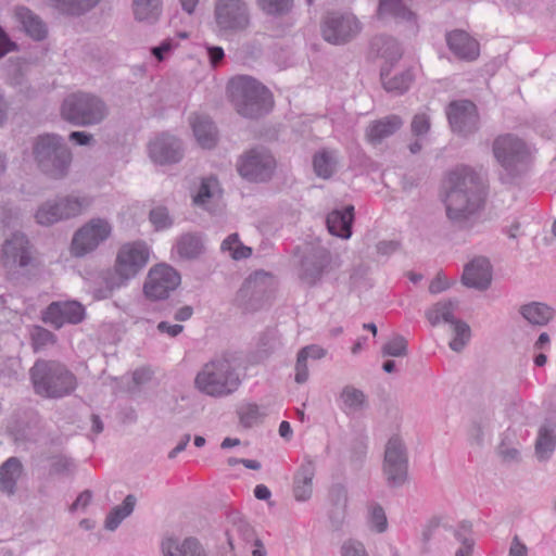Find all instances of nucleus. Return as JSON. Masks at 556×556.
<instances>
[{
	"mask_svg": "<svg viewBox=\"0 0 556 556\" xmlns=\"http://www.w3.org/2000/svg\"><path fill=\"white\" fill-rule=\"evenodd\" d=\"M444 190L448 219L464 227L482 205L484 185L481 177L468 166H457L447 174Z\"/></svg>",
	"mask_w": 556,
	"mask_h": 556,
	"instance_id": "f257e3e1",
	"label": "nucleus"
},
{
	"mask_svg": "<svg viewBox=\"0 0 556 556\" xmlns=\"http://www.w3.org/2000/svg\"><path fill=\"white\" fill-rule=\"evenodd\" d=\"M242 383L240 364L233 354H222L205 363L197 372L194 387L202 394L224 399L238 391Z\"/></svg>",
	"mask_w": 556,
	"mask_h": 556,
	"instance_id": "f03ea898",
	"label": "nucleus"
},
{
	"mask_svg": "<svg viewBox=\"0 0 556 556\" xmlns=\"http://www.w3.org/2000/svg\"><path fill=\"white\" fill-rule=\"evenodd\" d=\"M29 374L36 394L42 397L61 399L72 394L77 387L75 375L56 361L39 359Z\"/></svg>",
	"mask_w": 556,
	"mask_h": 556,
	"instance_id": "7ed1b4c3",
	"label": "nucleus"
},
{
	"mask_svg": "<svg viewBox=\"0 0 556 556\" xmlns=\"http://www.w3.org/2000/svg\"><path fill=\"white\" fill-rule=\"evenodd\" d=\"M228 93L238 114L247 118H257L270 109L268 89L250 76H237L228 84Z\"/></svg>",
	"mask_w": 556,
	"mask_h": 556,
	"instance_id": "20e7f679",
	"label": "nucleus"
},
{
	"mask_svg": "<svg viewBox=\"0 0 556 556\" xmlns=\"http://www.w3.org/2000/svg\"><path fill=\"white\" fill-rule=\"evenodd\" d=\"M33 153L41 172L50 178L62 179L68 174L72 153L61 136H39L34 143Z\"/></svg>",
	"mask_w": 556,
	"mask_h": 556,
	"instance_id": "39448f33",
	"label": "nucleus"
},
{
	"mask_svg": "<svg viewBox=\"0 0 556 556\" xmlns=\"http://www.w3.org/2000/svg\"><path fill=\"white\" fill-rule=\"evenodd\" d=\"M61 115L72 125L88 127L102 123L109 115V108L93 93L77 92L64 99Z\"/></svg>",
	"mask_w": 556,
	"mask_h": 556,
	"instance_id": "423d86ee",
	"label": "nucleus"
},
{
	"mask_svg": "<svg viewBox=\"0 0 556 556\" xmlns=\"http://www.w3.org/2000/svg\"><path fill=\"white\" fill-rule=\"evenodd\" d=\"M492 151L496 162L510 176L522 172L530 160L528 144L511 134L496 137L492 144Z\"/></svg>",
	"mask_w": 556,
	"mask_h": 556,
	"instance_id": "0eeeda50",
	"label": "nucleus"
},
{
	"mask_svg": "<svg viewBox=\"0 0 556 556\" xmlns=\"http://www.w3.org/2000/svg\"><path fill=\"white\" fill-rule=\"evenodd\" d=\"M214 22L216 31L224 37L245 31L251 24L248 3L244 0H216Z\"/></svg>",
	"mask_w": 556,
	"mask_h": 556,
	"instance_id": "6e6552de",
	"label": "nucleus"
},
{
	"mask_svg": "<svg viewBox=\"0 0 556 556\" xmlns=\"http://www.w3.org/2000/svg\"><path fill=\"white\" fill-rule=\"evenodd\" d=\"M113 232V225L106 218L93 217L80 226L71 242V253L84 257L96 251Z\"/></svg>",
	"mask_w": 556,
	"mask_h": 556,
	"instance_id": "1a4fd4ad",
	"label": "nucleus"
},
{
	"mask_svg": "<svg viewBox=\"0 0 556 556\" xmlns=\"http://www.w3.org/2000/svg\"><path fill=\"white\" fill-rule=\"evenodd\" d=\"M276 168V160L264 148H254L244 152L237 161L239 175L253 182H264L271 178Z\"/></svg>",
	"mask_w": 556,
	"mask_h": 556,
	"instance_id": "9d476101",
	"label": "nucleus"
},
{
	"mask_svg": "<svg viewBox=\"0 0 556 556\" xmlns=\"http://www.w3.org/2000/svg\"><path fill=\"white\" fill-rule=\"evenodd\" d=\"M383 475L390 486L404 484L408 473L407 450L400 437L389 439L382 466Z\"/></svg>",
	"mask_w": 556,
	"mask_h": 556,
	"instance_id": "9b49d317",
	"label": "nucleus"
},
{
	"mask_svg": "<svg viewBox=\"0 0 556 556\" xmlns=\"http://www.w3.org/2000/svg\"><path fill=\"white\" fill-rule=\"evenodd\" d=\"M274 279L265 271L250 275L237 294V301L248 311L257 309L273 290Z\"/></svg>",
	"mask_w": 556,
	"mask_h": 556,
	"instance_id": "f8f14e48",
	"label": "nucleus"
},
{
	"mask_svg": "<svg viewBox=\"0 0 556 556\" xmlns=\"http://www.w3.org/2000/svg\"><path fill=\"white\" fill-rule=\"evenodd\" d=\"M150 251L142 241L123 244L116 255L115 268L126 281L135 278L148 264Z\"/></svg>",
	"mask_w": 556,
	"mask_h": 556,
	"instance_id": "ddd939ff",
	"label": "nucleus"
},
{
	"mask_svg": "<svg viewBox=\"0 0 556 556\" xmlns=\"http://www.w3.org/2000/svg\"><path fill=\"white\" fill-rule=\"evenodd\" d=\"M361 29V23L352 14L331 13L325 17L321 26L324 39L332 45L349 42Z\"/></svg>",
	"mask_w": 556,
	"mask_h": 556,
	"instance_id": "4468645a",
	"label": "nucleus"
},
{
	"mask_svg": "<svg viewBox=\"0 0 556 556\" xmlns=\"http://www.w3.org/2000/svg\"><path fill=\"white\" fill-rule=\"evenodd\" d=\"M180 283V275L169 265L161 264L150 269L143 292L151 300L166 299Z\"/></svg>",
	"mask_w": 556,
	"mask_h": 556,
	"instance_id": "2eb2a0df",
	"label": "nucleus"
},
{
	"mask_svg": "<svg viewBox=\"0 0 556 556\" xmlns=\"http://www.w3.org/2000/svg\"><path fill=\"white\" fill-rule=\"evenodd\" d=\"M446 115L452 130L460 136H469L477 131L479 127L477 108L469 100L451 102Z\"/></svg>",
	"mask_w": 556,
	"mask_h": 556,
	"instance_id": "dca6fc26",
	"label": "nucleus"
},
{
	"mask_svg": "<svg viewBox=\"0 0 556 556\" xmlns=\"http://www.w3.org/2000/svg\"><path fill=\"white\" fill-rule=\"evenodd\" d=\"M331 261L330 253L321 247L312 248L302 258L300 279L308 286L316 285Z\"/></svg>",
	"mask_w": 556,
	"mask_h": 556,
	"instance_id": "f3484780",
	"label": "nucleus"
},
{
	"mask_svg": "<svg viewBox=\"0 0 556 556\" xmlns=\"http://www.w3.org/2000/svg\"><path fill=\"white\" fill-rule=\"evenodd\" d=\"M85 317V307L76 301L53 302L43 316V320L55 328H61L65 324H78Z\"/></svg>",
	"mask_w": 556,
	"mask_h": 556,
	"instance_id": "a211bd4d",
	"label": "nucleus"
},
{
	"mask_svg": "<svg viewBox=\"0 0 556 556\" xmlns=\"http://www.w3.org/2000/svg\"><path fill=\"white\" fill-rule=\"evenodd\" d=\"M149 152L151 159L159 164L177 163L184 155L180 140L169 134L155 137L150 142Z\"/></svg>",
	"mask_w": 556,
	"mask_h": 556,
	"instance_id": "6ab92c4d",
	"label": "nucleus"
},
{
	"mask_svg": "<svg viewBox=\"0 0 556 556\" xmlns=\"http://www.w3.org/2000/svg\"><path fill=\"white\" fill-rule=\"evenodd\" d=\"M445 41L450 51L459 60L471 62L480 54L479 42L465 30L447 31Z\"/></svg>",
	"mask_w": 556,
	"mask_h": 556,
	"instance_id": "aec40b11",
	"label": "nucleus"
},
{
	"mask_svg": "<svg viewBox=\"0 0 556 556\" xmlns=\"http://www.w3.org/2000/svg\"><path fill=\"white\" fill-rule=\"evenodd\" d=\"M463 283L480 291L486 290L492 282V266L484 257H477L468 263L463 271Z\"/></svg>",
	"mask_w": 556,
	"mask_h": 556,
	"instance_id": "412c9836",
	"label": "nucleus"
},
{
	"mask_svg": "<svg viewBox=\"0 0 556 556\" xmlns=\"http://www.w3.org/2000/svg\"><path fill=\"white\" fill-rule=\"evenodd\" d=\"M2 261L7 267H24L30 261L28 240L25 235L15 232L7 239L2 249Z\"/></svg>",
	"mask_w": 556,
	"mask_h": 556,
	"instance_id": "4be33fe9",
	"label": "nucleus"
},
{
	"mask_svg": "<svg viewBox=\"0 0 556 556\" xmlns=\"http://www.w3.org/2000/svg\"><path fill=\"white\" fill-rule=\"evenodd\" d=\"M161 552L163 556H208L203 544L193 536L182 540L176 536H166L161 542Z\"/></svg>",
	"mask_w": 556,
	"mask_h": 556,
	"instance_id": "5701e85b",
	"label": "nucleus"
},
{
	"mask_svg": "<svg viewBox=\"0 0 556 556\" xmlns=\"http://www.w3.org/2000/svg\"><path fill=\"white\" fill-rule=\"evenodd\" d=\"M59 215L62 220L77 217L88 211L93 203L91 195L80 192L53 199Z\"/></svg>",
	"mask_w": 556,
	"mask_h": 556,
	"instance_id": "b1692460",
	"label": "nucleus"
},
{
	"mask_svg": "<svg viewBox=\"0 0 556 556\" xmlns=\"http://www.w3.org/2000/svg\"><path fill=\"white\" fill-rule=\"evenodd\" d=\"M220 199L222 190L218 180L215 177H207L202 179L193 202L195 205L214 213L219 207Z\"/></svg>",
	"mask_w": 556,
	"mask_h": 556,
	"instance_id": "393cba45",
	"label": "nucleus"
},
{
	"mask_svg": "<svg viewBox=\"0 0 556 556\" xmlns=\"http://www.w3.org/2000/svg\"><path fill=\"white\" fill-rule=\"evenodd\" d=\"M127 281L114 269H106L98 274L92 285L93 298L97 300H104L110 298L113 292L123 286Z\"/></svg>",
	"mask_w": 556,
	"mask_h": 556,
	"instance_id": "a878e982",
	"label": "nucleus"
},
{
	"mask_svg": "<svg viewBox=\"0 0 556 556\" xmlns=\"http://www.w3.org/2000/svg\"><path fill=\"white\" fill-rule=\"evenodd\" d=\"M314 476L315 464L312 459H306L293 479V495L298 502H306L312 497Z\"/></svg>",
	"mask_w": 556,
	"mask_h": 556,
	"instance_id": "bb28decb",
	"label": "nucleus"
},
{
	"mask_svg": "<svg viewBox=\"0 0 556 556\" xmlns=\"http://www.w3.org/2000/svg\"><path fill=\"white\" fill-rule=\"evenodd\" d=\"M556 448V426L551 421L542 424L538 430L534 453L539 462H547Z\"/></svg>",
	"mask_w": 556,
	"mask_h": 556,
	"instance_id": "cd10ccee",
	"label": "nucleus"
},
{
	"mask_svg": "<svg viewBox=\"0 0 556 556\" xmlns=\"http://www.w3.org/2000/svg\"><path fill=\"white\" fill-rule=\"evenodd\" d=\"M403 126V121L397 115H389L372 122L366 129V137L372 144L381 143Z\"/></svg>",
	"mask_w": 556,
	"mask_h": 556,
	"instance_id": "c85d7f7f",
	"label": "nucleus"
},
{
	"mask_svg": "<svg viewBox=\"0 0 556 556\" xmlns=\"http://www.w3.org/2000/svg\"><path fill=\"white\" fill-rule=\"evenodd\" d=\"M23 464L17 457L8 458L0 466V491L12 496L17 491V481L23 475Z\"/></svg>",
	"mask_w": 556,
	"mask_h": 556,
	"instance_id": "c756f323",
	"label": "nucleus"
},
{
	"mask_svg": "<svg viewBox=\"0 0 556 556\" xmlns=\"http://www.w3.org/2000/svg\"><path fill=\"white\" fill-rule=\"evenodd\" d=\"M354 217V206L349 205L344 210H336L328 214L326 224L329 232L342 239H349L352 235L351 226Z\"/></svg>",
	"mask_w": 556,
	"mask_h": 556,
	"instance_id": "7c9ffc66",
	"label": "nucleus"
},
{
	"mask_svg": "<svg viewBox=\"0 0 556 556\" xmlns=\"http://www.w3.org/2000/svg\"><path fill=\"white\" fill-rule=\"evenodd\" d=\"M329 518L333 525L340 526L346 515L349 504V493L345 485L341 483L333 484L329 490Z\"/></svg>",
	"mask_w": 556,
	"mask_h": 556,
	"instance_id": "2f4dec72",
	"label": "nucleus"
},
{
	"mask_svg": "<svg viewBox=\"0 0 556 556\" xmlns=\"http://www.w3.org/2000/svg\"><path fill=\"white\" fill-rule=\"evenodd\" d=\"M190 125L197 141L202 148L211 149L216 144L217 131L210 117L193 115L190 117Z\"/></svg>",
	"mask_w": 556,
	"mask_h": 556,
	"instance_id": "473e14b6",
	"label": "nucleus"
},
{
	"mask_svg": "<svg viewBox=\"0 0 556 556\" xmlns=\"http://www.w3.org/2000/svg\"><path fill=\"white\" fill-rule=\"evenodd\" d=\"M368 406L365 393L353 387L345 386L339 395V407L348 416L357 414Z\"/></svg>",
	"mask_w": 556,
	"mask_h": 556,
	"instance_id": "72a5a7b5",
	"label": "nucleus"
},
{
	"mask_svg": "<svg viewBox=\"0 0 556 556\" xmlns=\"http://www.w3.org/2000/svg\"><path fill=\"white\" fill-rule=\"evenodd\" d=\"M371 50L386 61L383 66H392L402 58V48L400 43L392 37L376 36L371 40Z\"/></svg>",
	"mask_w": 556,
	"mask_h": 556,
	"instance_id": "f704fd0d",
	"label": "nucleus"
},
{
	"mask_svg": "<svg viewBox=\"0 0 556 556\" xmlns=\"http://www.w3.org/2000/svg\"><path fill=\"white\" fill-rule=\"evenodd\" d=\"M16 21L24 31L35 40H42L47 36V26L42 20L27 8H17L15 11Z\"/></svg>",
	"mask_w": 556,
	"mask_h": 556,
	"instance_id": "c9c22d12",
	"label": "nucleus"
},
{
	"mask_svg": "<svg viewBox=\"0 0 556 556\" xmlns=\"http://www.w3.org/2000/svg\"><path fill=\"white\" fill-rule=\"evenodd\" d=\"M205 247L201 236L184 233L177 238L174 251L181 260H194L204 253Z\"/></svg>",
	"mask_w": 556,
	"mask_h": 556,
	"instance_id": "e433bc0d",
	"label": "nucleus"
},
{
	"mask_svg": "<svg viewBox=\"0 0 556 556\" xmlns=\"http://www.w3.org/2000/svg\"><path fill=\"white\" fill-rule=\"evenodd\" d=\"M339 152L332 149H321L313 156V168L316 176L329 179L337 170Z\"/></svg>",
	"mask_w": 556,
	"mask_h": 556,
	"instance_id": "4c0bfd02",
	"label": "nucleus"
},
{
	"mask_svg": "<svg viewBox=\"0 0 556 556\" xmlns=\"http://www.w3.org/2000/svg\"><path fill=\"white\" fill-rule=\"evenodd\" d=\"M391 66H382L381 68V81L384 90L393 94H402L406 92L414 79L413 74L409 70H405L393 76L390 75Z\"/></svg>",
	"mask_w": 556,
	"mask_h": 556,
	"instance_id": "58836bf2",
	"label": "nucleus"
},
{
	"mask_svg": "<svg viewBox=\"0 0 556 556\" xmlns=\"http://www.w3.org/2000/svg\"><path fill=\"white\" fill-rule=\"evenodd\" d=\"M520 315L533 326H545L554 316V309L541 302H530L519 308Z\"/></svg>",
	"mask_w": 556,
	"mask_h": 556,
	"instance_id": "ea45409f",
	"label": "nucleus"
},
{
	"mask_svg": "<svg viewBox=\"0 0 556 556\" xmlns=\"http://www.w3.org/2000/svg\"><path fill=\"white\" fill-rule=\"evenodd\" d=\"M458 307L457 300H444L435 303L426 312V318L431 324V326H437L440 323L444 321L447 324H452L456 318L454 317V313Z\"/></svg>",
	"mask_w": 556,
	"mask_h": 556,
	"instance_id": "a19ab883",
	"label": "nucleus"
},
{
	"mask_svg": "<svg viewBox=\"0 0 556 556\" xmlns=\"http://www.w3.org/2000/svg\"><path fill=\"white\" fill-rule=\"evenodd\" d=\"M132 12L136 21L153 24L162 13V0H132Z\"/></svg>",
	"mask_w": 556,
	"mask_h": 556,
	"instance_id": "79ce46f5",
	"label": "nucleus"
},
{
	"mask_svg": "<svg viewBox=\"0 0 556 556\" xmlns=\"http://www.w3.org/2000/svg\"><path fill=\"white\" fill-rule=\"evenodd\" d=\"M136 497L132 494H128L121 505L115 506L106 515L104 520V528L109 531H114L118 526L130 516L135 509Z\"/></svg>",
	"mask_w": 556,
	"mask_h": 556,
	"instance_id": "37998d69",
	"label": "nucleus"
},
{
	"mask_svg": "<svg viewBox=\"0 0 556 556\" xmlns=\"http://www.w3.org/2000/svg\"><path fill=\"white\" fill-rule=\"evenodd\" d=\"M377 15L381 20L392 17L397 21H410L414 17V13L403 4L402 0H380Z\"/></svg>",
	"mask_w": 556,
	"mask_h": 556,
	"instance_id": "c03bdc74",
	"label": "nucleus"
},
{
	"mask_svg": "<svg viewBox=\"0 0 556 556\" xmlns=\"http://www.w3.org/2000/svg\"><path fill=\"white\" fill-rule=\"evenodd\" d=\"M220 251L228 253L235 261L245 260L252 255V249L241 242L238 233L226 237L220 244Z\"/></svg>",
	"mask_w": 556,
	"mask_h": 556,
	"instance_id": "a18cd8bd",
	"label": "nucleus"
},
{
	"mask_svg": "<svg viewBox=\"0 0 556 556\" xmlns=\"http://www.w3.org/2000/svg\"><path fill=\"white\" fill-rule=\"evenodd\" d=\"M453 338L448 345L454 352H462L469 343L471 338V330L467 323L456 319L452 324Z\"/></svg>",
	"mask_w": 556,
	"mask_h": 556,
	"instance_id": "49530a36",
	"label": "nucleus"
},
{
	"mask_svg": "<svg viewBox=\"0 0 556 556\" xmlns=\"http://www.w3.org/2000/svg\"><path fill=\"white\" fill-rule=\"evenodd\" d=\"M55 8L70 15H80L92 9L100 0H52Z\"/></svg>",
	"mask_w": 556,
	"mask_h": 556,
	"instance_id": "de8ad7c7",
	"label": "nucleus"
},
{
	"mask_svg": "<svg viewBox=\"0 0 556 556\" xmlns=\"http://www.w3.org/2000/svg\"><path fill=\"white\" fill-rule=\"evenodd\" d=\"M368 523L371 530L382 533L388 528V520L384 509L377 503H370L368 505Z\"/></svg>",
	"mask_w": 556,
	"mask_h": 556,
	"instance_id": "09e8293b",
	"label": "nucleus"
},
{
	"mask_svg": "<svg viewBox=\"0 0 556 556\" xmlns=\"http://www.w3.org/2000/svg\"><path fill=\"white\" fill-rule=\"evenodd\" d=\"M61 215L56 211V206L53 200H48L42 203L36 212V220L42 226H51L58 222H61Z\"/></svg>",
	"mask_w": 556,
	"mask_h": 556,
	"instance_id": "8fccbe9b",
	"label": "nucleus"
},
{
	"mask_svg": "<svg viewBox=\"0 0 556 556\" xmlns=\"http://www.w3.org/2000/svg\"><path fill=\"white\" fill-rule=\"evenodd\" d=\"M261 9L274 16L288 13L292 7V0H258Z\"/></svg>",
	"mask_w": 556,
	"mask_h": 556,
	"instance_id": "3c124183",
	"label": "nucleus"
},
{
	"mask_svg": "<svg viewBox=\"0 0 556 556\" xmlns=\"http://www.w3.org/2000/svg\"><path fill=\"white\" fill-rule=\"evenodd\" d=\"M407 353V342L402 336H395L388 341L382 348L384 356L400 357Z\"/></svg>",
	"mask_w": 556,
	"mask_h": 556,
	"instance_id": "603ef678",
	"label": "nucleus"
},
{
	"mask_svg": "<svg viewBox=\"0 0 556 556\" xmlns=\"http://www.w3.org/2000/svg\"><path fill=\"white\" fill-rule=\"evenodd\" d=\"M341 556H369L365 545L357 540H345L340 547Z\"/></svg>",
	"mask_w": 556,
	"mask_h": 556,
	"instance_id": "864d4df0",
	"label": "nucleus"
},
{
	"mask_svg": "<svg viewBox=\"0 0 556 556\" xmlns=\"http://www.w3.org/2000/svg\"><path fill=\"white\" fill-rule=\"evenodd\" d=\"M261 417L262 413L256 404H248L240 410V420L245 427L253 426Z\"/></svg>",
	"mask_w": 556,
	"mask_h": 556,
	"instance_id": "5fc2aeb1",
	"label": "nucleus"
},
{
	"mask_svg": "<svg viewBox=\"0 0 556 556\" xmlns=\"http://www.w3.org/2000/svg\"><path fill=\"white\" fill-rule=\"evenodd\" d=\"M150 222L157 230L165 229L172 225V219L165 207L159 206L150 212Z\"/></svg>",
	"mask_w": 556,
	"mask_h": 556,
	"instance_id": "6e6d98bb",
	"label": "nucleus"
},
{
	"mask_svg": "<svg viewBox=\"0 0 556 556\" xmlns=\"http://www.w3.org/2000/svg\"><path fill=\"white\" fill-rule=\"evenodd\" d=\"M454 536L459 543V546L475 547V540L471 535V523L468 521L462 522L454 532Z\"/></svg>",
	"mask_w": 556,
	"mask_h": 556,
	"instance_id": "4d7b16f0",
	"label": "nucleus"
},
{
	"mask_svg": "<svg viewBox=\"0 0 556 556\" xmlns=\"http://www.w3.org/2000/svg\"><path fill=\"white\" fill-rule=\"evenodd\" d=\"M33 341L34 346L36 349H40L46 345L53 344L55 342V336L42 327H37L33 332Z\"/></svg>",
	"mask_w": 556,
	"mask_h": 556,
	"instance_id": "13d9d810",
	"label": "nucleus"
},
{
	"mask_svg": "<svg viewBox=\"0 0 556 556\" xmlns=\"http://www.w3.org/2000/svg\"><path fill=\"white\" fill-rule=\"evenodd\" d=\"M412 132L415 136H424L430 129V117L426 113H418L414 116L412 121Z\"/></svg>",
	"mask_w": 556,
	"mask_h": 556,
	"instance_id": "bf43d9fd",
	"label": "nucleus"
},
{
	"mask_svg": "<svg viewBox=\"0 0 556 556\" xmlns=\"http://www.w3.org/2000/svg\"><path fill=\"white\" fill-rule=\"evenodd\" d=\"M75 466L71 458L58 456L52 459L50 472L55 475L71 473Z\"/></svg>",
	"mask_w": 556,
	"mask_h": 556,
	"instance_id": "052dcab7",
	"label": "nucleus"
},
{
	"mask_svg": "<svg viewBox=\"0 0 556 556\" xmlns=\"http://www.w3.org/2000/svg\"><path fill=\"white\" fill-rule=\"evenodd\" d=\"M178 42L175 38H167L163 40L159 46L153 47L151 49L152 54L155 56L157 61H163L169 52H172Z\"/></svg>",
	"mask_w": 556,
	"mask_h": 556,
	"instance_id": "680f3d73",
	"label": "nucleus"
},
{
	"mask_svg": "<svg viewBox=\"0 0 556 556\" xmlns=\"http://www.w3.org/2000/svg\"><path fill=\"white\" fill-rule=\"evenodd\" d=\"M498 454L504 462L517 463L520 460V451L517 446L508 444L505 440L498 446Z\"/></svg>",
	"mask_w": 556,
	"mask_h": 556,
	"instance_id": "e2e57ef3",
	"label": "nucleus"
},
{
	"mask_svg": "<svg viewBox=\"0 0 556 556\" xmlns=\"http://www.w3.org/2000/svg\"><path fill=\"white\" fill-rule=\"evenodd\" d=\"M308 379V367L307 358L303 353H298L295 363V376L294 380L296 383H305Z\"/></svg>",
	"mask_w": 556,
	"mask_h": 556,
	"instance_id": "0e129e2a",
	"label": "nucleus"
},
{
	"mask_svg": "<svg viewBox=\"0 0 556 556\" xmlns=\"http://www.w3.org/2000/svg\"><path fill=\"white\" fill-rule=\"evenodd\" d=\"M91 498H92L91 491H89V490L83 491L77 496L75 502L71 505L70 511L74 513V511L79 510V509H81V510L86 509L88 507V505L90 504Z\"/></svg>",
	"mask_w": 556,
	"mask_h": 556,
	"instance_id": "69168bd1",
	"label": "nucleus"
},
{
	"mask_svg": "<svg viewBox=\"0 0 556 556\" xmlns=\"http://www.w3.org/2000/svg\"><path fill=\"white\" fill-rule=\"evenodd\" d=\"M299 352L303 353L307 359H321L327 354L326 349L317 344L304 346Z\"/></svg>",
	"mask_w": 556,
	"mask_h": 556,
	"instance_id": "338daca9",
	"label": "nucleus"
},
{
	"mask_svg": "<svg viewBox=\"0 0 556 556\" xmlns=\"http://www.w3.org/2000/svg\"><path fill=\"white\" fill-rule=\"evenodd\" d=\"M508 556H528V547L517 535L511 540Z\"/></svg>",
	"mask_w": 556,
	"mask_h": 556,
	"instance_id": "774afa93",
	"label": "nucleus"
}]
</instances>
